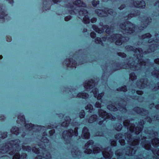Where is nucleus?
Here are the masks:
<instances>
[{"label":"nucleus","instance_id":"nucleus-1","mask_svg":"<svg viewBox=\"0 0 159 159\" xmlns=\"http://www.w3.org/2000/svg\"><path fill=\"white\" fill-rule=\"evenodd\" d=\"M86 4L80 0H77L71 5L70 4L67 8L71 9L69 12L71 14L76 15L79 18L83 19L84 23H89V15L87 10L85 9Z\"/></svg>","mask_w":159,"mask_h":159},{"label":"nucleus","instance_id":"nucleus-2","mask_svg":"<svg viewBox=\"0 0 159 159\" xmlns=\"http://www.w3.org/2000/svg\"><path fill=\"white\" fill-rule=\"evenodd\" d=\"M19 139L11 140L7 142L5 146L2 147L0 149L1 153H8L11 155H14L13 159H20L19 151L21 149Z\"/></svg>","mask_w":159,"mask_h":159},{"label":"nucleus","instance_id":"nucleus-3","mask_svg":"<svg viewBox=\"0 0 159 159\" xmlns=\"http://www.w3.org/2000/svg\"><path fill=\"white\" fill-rule=\"evenodd\" d=\"M70 120L69 117L66 116V117L65 121L63 122L61 124L62 126L67 127V129H68V127L70 128L68 131H64L63 133L62 136L64 139H69L72 136H77L78 135V128L75 127L74 125H72L71 123L70 124Z\"/></svg>","mask_w":159,"mask_h":159},{"label":"nucleus","instance_id":"nucleus-4","mask_svg":"<svg viewBox=\"0 0 159 159\" xmlns=\"http://www.w3.org/2000/svg\"><path fill=\"white\" fill-rule=\"evenodd\" d=\"M93 80H92L89 81L86 84H85L84 85V88L87 89H93L91 91V93H92L93 96L97 98V99L99 101L97 102L94 105L95 107L97 108H100L101 107V103L102 102V98L104 94L103 93H101L100 94H98V89L95 88Z\"/></svg>","mask_w":159,"mask_h":159},{"label":"nucleus","instance_id":"nucleus-5","mask_svg":"<svg viewBox=\"0 0 159 159\" xmlns=\"http://www.w3.org/2000/svg\"><path fill=\"white\" fill-rule=\"evenodd\" d=\"M86 149L85 150V153L88 154H91L93 152L94 153H101L105 158L110 159L112 157V154L111 151L109 152H104L101 150L99 147H94L93 142L92 140H89L85 145Z\"/></svg>","mask_w":159,"mask_h":159},{"label":"nucleus","instance_id":"nucleus-6","mask_svg":"<svg viewBox=\"0 0 159 159\" xmlns=\"http://www.w3.org/2000/svg\"><path fill=\"white\" fill-rule=\"evenodd\" d=\"M132 136H129V141L130 142L131 141V146L129 148V150L126 152V154L129 156H133L136 152V148L135 146L139 144V139H134L132 138Z\"/></svg>","mask_w":159,"mask_h":159},{"label":"nucleus","instance_id":"nucleus-7","mask_svg":"<svg viewBox=\"0 0 159 159\" xmlns=\"http://www.w3.org/2000/svg\"><path fill=\"white\" fill-rule=\"evenodd\" d=\"M126 48L128 51H132L134 53V55L137 56L136 58L139 60V65L140 66L145 65L146 63H143L140 61V59L142 58L143 54L142 52H141L140 49L139 48H135L131 46H128L126 47Z\"/></svg>","mask_w":159,"mask_h":159},{"label":"nucleus","instance_id":"nucleus-8","mask_svg":"<svg viewBox=\"0 0 159 159\" xmlns=\"http://www.w3.org/2000/svg\"><path fill=\"white\" fill-rule=\"evenodd\" d=\"M110 41L111 42H114L117 45H120L123 43L122 41L125 40H126V38L122 36L119 34H113L110 36Z\"/></svg>","mask_w":159,"mask_h":159},{"label":"nucleus","instance_id":"nucleus-9","mask_svg":"<svg viewBox=\"0 0 159 159\" xmlns=\"http://www.w3.org/2000/svg\"><path fill=\"white\" fill-rule=\"evenodd\" d=\"M120 27L122 29L124 30L125 32L129 34L133 33L134 30L135 29L134 28V25L129 22H126L125 23L120 24Z\"/></svg>","mask_w":159,"mask_h":159},{"label":"nucleus","instance_id":"nucleus-10","mask_svg":"<svg viewBox=\"0 0 159 159\" xmlns=\"http://www.w3.org/2000/svg\"><path fill=\"white\" fill-rule=\"evenodd\" d=\"M104 10V11L100 10H96V12L99 16L101 17L107 16H108V14L113 16L115 15V12L112 9L105 8Z\"/></svg>","mask_w":159,"mask_h":159},{"label":"nucleus","instance_id":"nucleus-11","mask_svg":"<svg viewBox=\"0 0 159 159\" xmlns=\"http://www.w3.org/2000/svg\"><path fill=\"white\" fill-rule=\"evenodd\" d=\"M108 26H106V27L103 26L102 28H99L96 25H92V27L96 32L98 33L101 34L104 31V30L106 28L107 29L106 30V33L108 34H111V33H112L114 30L113 28H107Z\"/></svg>","mask_w":159,"mask_h":159},{"label":"nucleus","instance_id":"nucleus-12","mask_svg":"<svg viewBox=\"0 0 159 159\" xmlns=\"http://www.w3.org/2000/svg\"><path fill=\"white\" fill-rule=\"evenodd\" d=\"M98 115L99 117H100L99 119L100 120L98 122L99 125H102L107 119L111 118L109 114L103 110L99 111Z\"/></svg>","mask_w":159,"mask_h":159},{"label":"nucleus","instance_id":"nucleus-13","mask_svg":"<svg viewBox=\"0 0 159 159\" xmlns=\"http://www.w3.org/2000/svg\"><path fill=\"white\" fill-rule=\"evenodd\" d=\"M123 124L128 129H129L131 133L135 132L137 135L138 134L142 131V129L141 128L137 127L134 129L133 127V129L129 126V123L128 121L125 122Z\"/></svg>","mask_w":159,"mask_h":159},{"label":"nucleus","instance_id":"nucleus-14","mask_svg":"<svg viewBox=\"0 0 159 159\" xmlns=\"http://www.w3.org/2000/svg\"><path fill=\"white\" fill-rule=\"evenodd\" d=\"M42 151H43L44 152L42 154H40L39 155H38L35 159H49L51 158V155L49 152L42 149Z\"/></svg>","mask_w":159,"mask_h":159},{"label":"nucleus","instance_id":"nucleus-15","mask_svg":"<svg viewBox=\"0 0 159 159\" xmlns=\"http://www.w3.org/2000/svg\"><path fill=\"white\" fill-rule=\"evenodd\" d=\"M134 4L136 7L139 8H144L146 6L145 2L143 1H141L140 2L137 1V2L134 3Z\"/></svg>","mask_w":159,"mask_h":159},{"label":"nucleus","instance_id":"nucleus-16","mask_svg":"<svg viewBox=\"0 0 159 159\" xmlns=\"http://www.w3.org/2000/svg\"><path fill=\"white\" fill-rule=\"evenodd\" d=\"M82 135L83 138L85 139H89V133L88 129L84 127L83 128L82 131Z\"/></svg>","mask_w":159,"mask_h":159},{"label":"nucleus","instance_id":"nucleus-17","mask_svg":"<svg viewBox=\"0 0 159 159\" xmlns=\"http://www.w3.org/2000/svg\"><path fill=\"white\" fill-rule=\"evenodd\" d=\"M27 131H33V130L35 128V126L32 124H26L25 126Z\"/></svg>","mask_w":159,"mask_h":159},{"label":"nucleus","instance_id":"nucleus-18","mask_svg":"<svg viewBox=\"0 0 159 159\" xmlns=\"http://www.w3.org/2000/svg\"><path fill=\"white\" fill-rule=\"evenodd\" d=\"M96 121H98V120L97 118V116L95 115L91 116L88 120V122L90 123Z\"/></svg>","mask_w":159,"mask_h":159},{"label":"nucleus","instance_id":"nucleus-19","mask_svg":"<svg viewBox=\"0 0 159 159\" xmlns=\"http://www.w3.org/2000/svg\"><path fill=\"white\" fill-rule=\"evenodd\" d=\"M20 130L19 128L16 127H13L11 130V132L13 134L17 135L20 134Z\"/></svg>","mask_w":159,"mask_h":159},{"label":"nucleus","instance_id":"nucleus-20","mask_svg":"<svg viewBox=\"0 0 159 159\" xmlns=\"http://www.w3.org/2000/svg\"><path fill=\"white\" fill-rule=\"evenodd\" d=\"M77 96L79 98H82L84 99H86L88 98L89 95L87 93H83L78 94Z\"/></svg>","mask_w":159,"mask_h":159},{"label":"nucleus","instance_id":"nucleus-21","mask_svg":"<svg viewBox=\"0 0 159 159\" xmlns=\"http://www.w3.org/2000/svg\"><path fill=\"white\" fill-rule=\"evenodd\" d=\"M152 143L153 146L157 147L159 145V139L157 138H154L152 141Z\"/></svg>","mask_w":159,"mask_h":159},{"label":"nucleus","instance_id":"nucleus-22","mask_svg":"<svg viewBox=\"0 0 159 159\" xmlns=\"http://www.w3.org/2000/svg\"><path fill=\"white\" fill-rule=\"evenodd\" d=\"M85 109L86 110H88L89 112L92 113L94 111L93 106L90 104H88L85 107Z\"/></svg>","mask_w":159,"mask_h":159},{"label":"nucleus","instance_id":"nucleus-23","mask_svg":"<svg viewBox=\"0 0 159 159\" xmlns=\"http://www.w3.org/2000/svg\"><path fill=\"white\" fill-rule=\"evenodd\" d=\"M38 146L37 147H34L32 148V151L37 154H39L40 153V149L38 148Z\"/></svg>","mask_w":159,"mask_h":159},{"label":"nucleus","instance_id":"nucleus-24","mask_svg":"<svg viewBox=\"0 0 159 159\" xmlns=\"http://www.w3.org/2000/svg\"><path fill=\"white\" fill-rule=\"evenodd\" d=\"M47 133L45 132H44L43 133V137L41 138V141L45 143L48 142V140L47 139V138L46 137L47 136Z\"/></svg>","mask_w":159,"mask_h":159},{"label":"nucleus","instance_id":"nucleus-25","mask_svg":"<svg viewBox=\"0 0 159 159\" xmlns=\"http://www.w3.org/2000/svg\"><path fill=\"white\" fill-rule=\"evenodd\" d=\"M107 108L110 110L114 111L117 110V108L112 105H108L107 106Z\"/></svg>","mask_w":159,"mask_h":159},{"label":"nucleus","instance_id":"nucleus-26","mask_svg":"<svg viewBox=\"0 0 159 159\" xmlns=\"http://www.w3.org/2000/svg\"><path fill=\"white\" fill-rule=\"evenodd\" d=\"M75 61L72 60V61L70 60V63L69 64H67L68 66L70 67H74L76 68V65L75 64Z\"/></svg>","mask_w":159,"mask_h":159},{"label":"nucleus","instance_id":"nucleus-27","mask_svg":"<svg viewBox=\"0 0 159 159\" xmlns=\"http://www.w3.org/2000/svg\"><path fill=\"white\" fill-rule=\"evenodd\" d=\"M130 79L133 81L135 80L136 78V76H135L134 73H132L129 75Z\"/></svg>","mask_w":159,"mask_h":159},{"label":"nucleus","instance_id":"nucleus-28","mask_svg":"<svg viewBox=\"0 0 159 159\" xmlns=\"http://www.w3.org/2000/svg\"><path fill=\"white\" fill-rule=\"evenodd\" d=\"M7 136V133L6 132L1 133L0 134V138L3 139Z\"/></svg>","mask_w":159,"mask_h":159},{"label":"nucleus","instance_id":"nucleus-29","mask_svg":"<svg viewBox=\"0 0 159 159\" xmlns=\"http://www.w3.org/2000/svg\"><path fill=\"white\" fill-rule=\"evenodd\" d=\"M21 147H22V148L23 149L24 151L25 150V151H28L29 152V151H30L31 150V147H30V146H27L25 147V148L23 147V146H22Z\"/></svg>","mask_w":159,"mask_h":159},{"label":"nucleus","instance_id":"nucleus-30","mask_svg":"<svg viewBox=\"0 0 159 159\" xmlns=\"http://www.w3.org/2000/svg\"><path fill=\"white\" fill-rule=\"evenodd\" d=\"M151 37V35L150 33H147L143 36L142 38L145 39L146 38L149 39Z\"/></svg>","mask_w":159,"mask_h":159},{"label":"nucleus","instance_id":"nucleus-31","mask_svg":"<svg viewBox=\"0 0 159 159\" xmlns=\"http://www.w3.org/2000/svg\"><path fill=\"white\" fill-rule=\"evenodd\" d=\"M99 1L98 0H94L92 1V4L93 6L95 7L98 4H99Z\"/></svg>","mask_w":159,"mask_h":159},{"label":"nucleus","instance_id":"nucleus-32","mask_svg":"<svg viewBox=\"0 0 159 159\" xmlns=\"http://www.w3.org/2000/svg\"><path fill=\"white\" fill-rule=\"evenodd\" d=\"M95 40V42L97 43H102V39L100 38L97 37Z\"/></svg>","mask_w":159,"mask_h":159},{"label":"nucleus","instance_id":"nucleus-33","mask_svg":"<svg viewBox=\"0 0 159 159\" xmlns=\"http://www.w3.org/2000/svg\"><path fill=\"white\" fill-rule=\"evenodd\" d=\"M2 11L0 12V17L1 18H4L5 16V13L2 10V9H1Z\"/></svg>","mask_w":159,"mask_h":159},{"label":"nucleus","instance_id":"nucleus-34","mask_svg":"<svg viewBox=\"0 0 159 159\" xmlns=\"http://www.w3.org/2000/svg\"><path fill=\"white\" fill-rule=\"evenodd\" d=\"M85 115V113L84 110H82L80 113V116L81 118L84 117Z\"/></svg>","mask_w":159,"mask_h":159},{"label":"nucleus","instance_id":"nucleus-35","mask_svg":"<svg viewBox=\"0 0 159 159\" xmlns=\"http://www.w3.org/2000/svg\"><path fill=\"white\" fill-rule=\"evenodd\" d=\"M118 126L116 128V130L118 131H120L122 128V125L121 124H118Z\"/></svg>","mask_w":159,"mask_h":159},{"label":"nucleus","instance_id":"nucleus-36","mask_svg":"<svg viewBox=\"0 0 159 159\" xmlns=\"http://www.w3.org/2000/svg\"><path fill=\"white\" fill-rule=\"evenodd\" d=\"M90 36L92 38H94L96 36V34L94 32H92L90 33Z\"/></svg>","mask_w":159,"mask_h":159},{"label":"nucleus","instance_id":"nucleus-37","mask_svg":"<svg viewBox=\"0 0 159 159\" xmlns=\"http://www.w3.org/2000/svg\"><path fill=\"white\" fill-rule=\"evenodd\" d=\"M49 134L50 136H52L55 133V131L54 129H52L49 132Z\"/></svg>","mask_w":159,"mask_h":159},{"label":"nucleus","instance_id":"nucleus-38","mask_svg":"<svg viewBox=\"0 0 159 159\" xmlns=\"http://www.w3.org/2000/svg\"><path fill=\"white\" fill-rule=\"evenodd\" d=\"M118 55L123 58H124L126 56V54L124 53H119Z\"/></svg>","mask_w":159,"mask_h":159},{"label":"nucleus","instance_id":"nucleus-39","mask_svg":"<svg viewBox=\"0 0 159 159\" xmlns=\"http://www.w3.org/2000/svg\"><path fill=\"white\" fill-rule=\"evenodd\" d=\"M71 16H68L65 18V20L66 21H67L71 18Z\"/></svg>","mask_w":159,"mask_h":159},{"label":"nucleus","instance_id":"nucleus-40","mask_svg":"<svg viewBox=\"0 0 159 159\" xmlns=\"http://www.w3.org/2000/svg\"><path fill=\"white\" fill-rule=\"evenodd\" d=\"M120 91H123V92H126L127 91L126 86H124L121 89H120Z\"/></svg>","mask_w":159,"mask_h":159},{"label":"nucleus","instance_id":"nucleus-41","mask_svg":"<svg viewBox=\"0 0 159 159\" xmlns=\"http://www.w3.org/2000/svg\"><path fill=\"white\" fill-rule=\"evenodd\" d=\"M97 19L95 18H92L91 20V22L92 23H94L96 21Z\"/></svg>","mask_w":159,"mask_h":159},{"label":"nucleus","instance_id":"nucleus-42","mask_svg":"<svg viewBox=\"0 0 159 159\" xmlns=\"http://www.w3.org/2000/svg\"><path fill=\"white\" fill-rule=\"evenodd\" d=\"M27 157V155L25 153H23L22 155H21L20 158H23V159L24 158H26Z\"/></svg>","mask_w":159,"mask_h":159},{"label":"nucleus","instance_id":"nucleus-43","mask_svg":"<svg viewBox=\"0 0 159 159\" xmlns=\"http://www.w3.org/2000/svg\"><path fill=\"white\" fill-rule=\"evenodd\" d=\"M111 145L113 146H115L116 145V143L115 141L111 142Z\"/></svg>","mask_w":159,"mask_h":159},{"label":"nucleus","instance_id":"nucleus-44","mask_svg":"<svg viewBox=\"0 0 159 159\" xmlns=\"http://www.w3.org/2000/svg\"><path fill=\"white\" fill-rule=\"evenodd\" d=\"M127 65L128 66L127 68H130V69H131L132 70H136V69H135V68L134 69L133 68V67H132L133 66H129V65Z\"/></svg>","mask_w":159,"mask_h":159},{"label":"nucleus","instance_id":"nucleus-45","mask_svg":"<svg viewBox=\"0 0 159 159\" xmlns=\"http://www.w3.org/2000/svg\"><path fill=\"white\" fill-rule=\"evenodd\" d=\"M154 62L156 64H159V59L157 58V59H156L154 60Z\"/></svg>","mask_w":159,"mask_h":159},{"label":"nucleus","instance_id":"nucleus-46","mask_svg":"<svg viewBox=\"0 0 159 159\" xmlns=\"http://www.w3.org/2000/svg\"><path fill=\"white\" fill-rule=\"evenodd\" d=\"M54 3L58 4V2H60L59 0H52Z\"/></svg>","mask_w":159,"mask_h":159},{"label":"nucleus","instance_id":"nucleus-47","mask_svg":"<svg viewBox=\"0 0 159 159\" xmlns=\"http://www.w3.org/2000/svg\"><path fill=\"white\" fill-rule=\"evenodd\" d=\"M11 4H12L14 3L13 0H7Z\"/></svg>","mask_w":159,"mask_h":159},{"label":"nucleus","instance_id":"nucleus-48","mask_svg":"<svg viewBox=\"0 0 159 159\" xmlns=\"http://www.w3.org/2000/svg\"><path fill=\"white\" fill-rule=\"evenodd\" d=\"M137 93L139 94L140 95H142L143 94V92L142 91H140L139 92H137Z\"/></svg>","mask_w":159,"mask_h":159},{"label":"nucleus","instance_id":"nucleus-49","mask_svg":"<svg viewBox=\"0 0 159 159\" xmlns=\"http://www.w3.org/2000/svg\"><path fill=\"white\" fill-rule=\"evenodd\" d=\"M102 39L103 40L105 41L107 39V37H103Z\"/></svg>","mask_w":159,"mask_h":159},{"label":"nucleus","instance_id":"nucleus-50","mask_svg":"<svg viewBox=\"0 0 159 159\" xmlns=\"http://www.w3.org/2000/svg\"><path fill=\"white\" fill-rule=\"evenodd\" d=\"M118 140H119V142H120V143H120V139H118ZM124 143H125L124 142H123V143H122L121 144V145H124Z\"/></svg>","mask_w":159,"mask_h":159},{"label":"nucleus","instance_id":"nucleus-51","mask_svg":"<svg viewBox=\"0 0 159 159\" xmlns=\"http://www.w3.org/2000/svg\"><path fill=\"white\" fill-rule=\"evenodd\" d=\"M124 6L123 5H122L121 7H120V9H121V8H124Z\"/></svg>","mask_w":159,"mask_h":159},{"label":"nucleus","instance_id":"nucleus-52","mask_svg":"<svg viewBox=\"0 0 159 159\" xmlns=\"http://www.w3.org/2000/svg\"><path fill=\"white\" fill-rule=\"evenodd\" d=\"M37 127L38 128V129H39L40 128V129H42V128H44V127H40V126H37Z\"/></svg>","mask_w":159,"mask_h":159},{"label":"nucleus","instance_id":"nucleus-53","mask_svg":"<svg viewBox=\"0 0 159 159\" xmlns=\"http://www.w3.org/2000/svg\"><path fill=\"white\" fill-rule=\"evenodd\" d=\"M24 133H23V134H21V135L22 137H24V136H25V134H24Z\"/></svg>","mask_w":159,"mask_h":159},{"label":"nucleus","instance_id":"nucleus-54","mask_svg":"<svg viewBox=\"0 0 159 159\" xmlns=\"http://www.w3.org/2000/svg\"><path fill=\"white\" fill-rule=\"evenodd\" d=\"M131 15H132L134 16H136L137 15H135L134 13L133 15H132V14H131Z\"/></svg>","mask_w":159,"mask_h":159},{"label":"nucleus","instance_id":"nucleus-55","mask_svg":"<svg viewBox=\"0 0 159 159\" xmlns=\"http://www.w3.org/2000/svg\"><path fill=\"white\" fill-rule=\"evenodd\" d=\"M117 135L118 136H120L121 135L120 134H117Z\"/></svg>","mask_w":159,"mask_h":159},{"label":"nucleus","instance_id":"nucleus-56","mask_svg":"<svg viewBox=\"0 0 159 159\" xmlns=\"http://www.w3.org/2000/svg\"><path fill=\"white\" fill-rule=\"evenodd\" d=\"M2 56H0V59H1L2 58Z\"/></svg>","mask_w":159,"mask_h":159},{"label":"nucleus","instance_id":"nucleus-57","mask_svg":"<svg viewBox=\"0 0 159 159\" xmlns=\"http://www.w3.org/2000/svg\"><path fill=\"white\" fill-rule=\"evenodd\" d=\"M45 0L46 1V2H49V1H47V0Z\"/></svg>","mask_w":159,"mask_h":159},{"label":"nucleus","instance_id":"nucleus-58","mask_svg":"<svg viewBox=\"0 0 159 159\" xmlns=\"http://www.w3.org/2000/svg\"><path fill=\"white\" fill-rule=\"evenodd\" d=\"M7 41H8V42H10L11 41L10 39L9 41H8V40Z\"/></svg>","mask_w":159,"mask_h":159},{"label":"nucleus","instance_id":"nucleus-59","mask_svg":"<svg viewBox=\"0 0 159 159\" xmlns=\"http://www.w3.org/2000/svg\"><path fill=\"white\" fill-rule=\"evenodd\" d=\"M124 42H126V41H123V43H124Z\"/></svg>","mask_w":159,"mask_h":159},{"label":"nucleus","instance_id":"nucleus-60","mask_svg":"<svg viewBox=\"0 0 159 159\" xmlns=\"http://www.w3.org/2000/svg\"><path fill=\"white\" fill-rule=\"evenodd\" d=\"M19 117H18V119H19Z\"/></svg>","mask_w":159,"mask_h":159},{"label":"nucleus","instance_id":"nucleus-61","mask_svg":"<svg viewBox=\"0 0 159 159\" xmlns=\"http://www.w3.org/2000/svg\"><path fill=\"white\" fill-rule=\"evenodd\" d=\"M150 41V40H148V42H149Z\"/></svg>","mask_w":159,"mask_h":159},{"label":"nucleus","instance_id":"nucleus-62","mask_svg":"<svg viewBox=\"0 0 159 159\" xmlns=\"http://www.w3.org/2000/svg\"><path fill=\"white\" fill-rule=\"evenodd\" d=\"M157 42L158 43H159V42H157Z\"/></svg>","mask_w":159,"mask_h":159},{"label":"nucleus","instance_id":"nucleus-63","mask_svg":"<svg viewBox=\"0 0 159 159\" xmlns=\"http://www.w3.org/2000/svg\"><path fill=\"white\" fill-rule=\"evenodd\" d=\"M157 42L158 43H159V42H157Z\"/></svg>","mask_w":159,"mask_h":159},{"label":"nucleus","instance_id":"nucleus-64","mask_svg":"<svg viewBox=\"0 0 159 159\" xmlns=\"http://www.w3.org/2000/svg\"><path fill=\"white\" fill-rule=\"evenodd\" d=\"M157 42L158 43H159V42H157Z\"/></svg>","mask_w":159,"mask_h":159}]
</instances>
